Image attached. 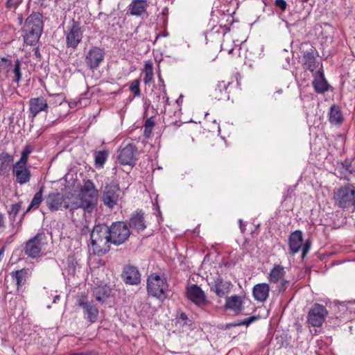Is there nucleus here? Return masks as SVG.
<instances>
[{
  "instance_id": "obj_59",
  "label": "nucleus",
  "mask_w": 355,
  "mask_h": 355,
  "mask_svg": "<svg viewBox=\"0 0 355 355\" xmlns=\"http://www.w3.org/2000/svg\"><path fill=\"white\" fill-rule=\"evenodd\" d=\"M102 0H98V4L101 3Z\"/></svg>"
},
{
  "instance_id": "obj_51",
  "label": "nucleus",
  "mask_w": 355,
  "mask_h": 355,
  "mask_svg": "<svg viewBox=\"0 0 355 355\" xmlns=\"http://www.w3.org/2000/svg\"><path fill=\"white\" fill-rule=\"evenodd\" d=\"M3 227H4V216L1 213H0V228H2Z\"/></svg>"
},
{
  "instance_id": "obj_10",
  "label": "nucleus",
  "mask_w": 355,
  "mask_h": 355,
  "mask_svg": "<svg viewBox=\"0 0 355 355\" xmlns=\"http://www.w3.org/2000/svg\"><path fill=\"white\" fill-rule=\"evenodd\" d=\"M327 314L328 311L324 306L315 303L309 311L307 321L313 327H320Z\"/></svg>"
},
{
  "instance_id": "obj_37",
  "label": "nucleus",
  "mask_w": 355,
  "mask_h": 355,
  "mask_svg": "<svg viewBox=\"0 0 355 355\" xmlns=\"http://www.w3.org/2000/svg\"><path fill=\"white\" fill-rule=\"evenodd\" d=\"M108 157V151L107 150H100L94 153V162L95 166L97 168H101L103 166L107 158Z\"/></svg>"
},
{
  "instance_id": "obj_48",
  "label": "nucleus",
  "mask_w": 355,
  "mask_h": 355,
  "mask_svg": "<svg viewBox=\"0 0 355 355\" xmlns=\"http://www.w3.org/2000/svg\"><path fill=\"white\" fill-rule=\"evenodd\" d=\"M33 150H34V147L33 146H31L30 144H26L24 146L22 151L30 155Z\"/></svg>"
},
{
  "instance_id": "obj_44",
  "label": "nucleus",
  "mask_w": 355,
  "mask_h": 355,
  "mask_svg": "<svg viewBox=\"0 0 355 355\" xmlns=\"http://www.w3.org/2000/svg\"><path fill=\"white\" fill-rule=\"evenodd\" d=\"M21 2L22 0H7L6 7L9 9H15L21 3Z\"/></svg>"
},
{
  "instance_id": "obj_2",
  "label": "nucleus",
  "mask_w": 355,
  "mask_h": 355,
  "mask_svg": "<svg viewBox=\"0 0 355 355\" xmlns=\"http://www.w3.org/2000/svg\"><path fill=\"white\" fill-rule=\"evenodd\" d=\"M98 191L91 180L84 181L80 189L79 199L82 204V209L85 212L92 213L98 203Z\"/></svg>"
},
{
  "instance_id": "obj_39",
  "label": "nucleus",
  "mask_w": 355,
  "mask_h": 355,
  "mask_svg": "<svg viewBox=\"0 0 355 355\" xmlns=\"http://www.w3.org/2000/svg\"><path fill=\"white\" fill-rule=\"evenodd\" d=\"M155 282V275H150L147 279V290L149 295L155 297V288H154Z\"/></svg>"
},
{
  "instance_id": "obj_38",
  "label": "nucleus",
  "mask_w": 355,
  "mask_h": 355,
  "mask_svg": "<svg viewBox=\"0 0 355 355\" xmlns=\"http://www.w3.org/2000/svg\"><path fill=\"white\" fill-rule=\"evenodd\" d=\"M155 124V119L154 116H151L146 121L145 124H144V136L146 139L150 138Z\"/></svg>"
},
{
  "instance_id": "obj_27",
  "label": "nucleus",
  "mask_w": 355,
  "mask_h": 355,
  "mask_svg": "<svg viewBox=\"0 0 355 355\" xmlns=\"http://www.w3.org/2000/svg\"><path fill=\"white\" fill-rule=\"evenodd\" d=\"M147 2L145 0H132L128 6V14L139 16L146 12Z\"/></svg>"
},
{
  "instance_id": "obj_6",
  "label": "nucleus",
  "mask_w": 355,
  "mask_h": 355,
  "mask_svg": "<svg viewBox=\"0 0 355 355\" xmlns=\"http://www.w3.org/2000/svg\"><path fill=\"white\" fill-rule=\"evenodd\" d=\"M108 231L112 243L116 245L123 243L130 235V227L123 222L112 223Z\"/></svg>"
},
{
  "instance_id": "obj_35",
  "label": "nucleus",
  "mask_w": 355,
  "mask_h": 355,
  "mask_svg": "<svg viewBox=\"0 0 355 355\" xmlns=\"http://www.w3.org/2000/svg\"><path fill=\"white\" fill-rule=\"evenodd\" d=\"M79 208L82 209V204L79 198H69L67 197L64 209H69L71 212L73 213L75 210Z\"/></svg>"
},
{
  "instance_id": "obj_19",
  "label": "nucleus",
  "mask_w": 355,
  "mask_h": 355,
  "mask_svg": "<svg viewBox=\"0 0 355 355\" xmlns=\"http://www.w3.org/2000/svg\"><path fill=\"white\" fill-rule=\"evenodd\" d=\"M129 227L137 230L138 232L146 229V221L144 218V212L141 209L132 213L129 220Z\"/></svg>"
},
{
  "instance_id": "obj_7",
  "label": "nucleus",
  "mask_w": 355,
  "mask_h": 355,
  "mask_svg": "<svg viewBox=\"0 0 355 355\" xmlns=\"http://www.w3.org/2000/svg\"><path fill=\"white\" fill-rule=\"evenodd\" d=\"M105 49L98 46H92L85 53V62L92 71L97 69L105 59Z\"/></svg>"
},
{
  "instance_id": "obj_40",
  "label": "nucleus",
  "mask_w": 355,
  "mask_h": 355,
  "mask_svg": "<svg viewBox=\"0 0 355 355\" xmlns=\"http://www.w3.org/2000/svg\"><path fill=\"white\" fill-rule=\"evenodd\" d=\"M21 208V202H17L12 205L10 210L8 211L9 218L11 221H15V217Z\"/></svg>"
},
{
  "instance_id": "obj_24",
  "label": "nucleus",
  "mask_w": 355,
  "mask_h": 355,
  "mask_svg": "<svg viewBox=\"0 0 355 355\" xmlns=\"http://www.w3.org/2000/svg\"><path fill=\"white\" fill-rule=\"evenodd\" d=\"M24 25L28 26L30 29H34L36 31L42 33V15L39 12L32 13L26 19Z\"/></svg>"
},
{
  "instance_id": "obj_17",
  "label": "nucleus",
  "mask_w": 355,
  "mask_h": 355,
  "mask_svg": "<svg viewBox=\"0 0 355 355\" xmlns=\"http://www.w3.org/2000/svg\"><path fill=\"white\" fill-rule=\"evenodd\" d=\"M12 174L16 183L20 185L29 182L31 178V173L28 166L14 164L12 166Z\"/></svg>"
},
{
  "instance_id": "obj_42",
  "label": "nucleus",
  "mask_w": 355,
  "mask_h": 355,
  "mask_svg": "<svg viewBox=\"0 0 355 355\" xmlns=\"http://www.w3.org/2000/svg\"><path fill=\"white\" fill-rule=\"evenodd\" d=\"M190 322L191 321L188 319L187 315L184 313H181L177 318V322L182 326L188 325Z\"/></svg>"
},
{
  "instance_id": "obj_34",
  "label": "nucleus",
  "mask_w": 355,
  "mask_h": 355,
  "mask_svg": "<svg viewBox=\"0 0 355 355\" xmlns=\"http://www.w3.org/2000/svg\"><path fill=\"white\" fill-rule=\"evenodd\" d=\"M44 191V186L42 185L39 191L35 194L33 198L31 200V204L29 205L28 207L27 208V210L25 213L28 212L32 208L38 207L41 202H42L43 198V193Z\"/></svg>"
},
{
  "instance_id": "obj_46",
  "label": "nucleus",
  "mask_w": 355,
  "mask_h": 355,
  "mask_svg": "<svg viewBox=\"0 0 355 355\" xmlns=\"http://www.w3.org/2000/svg\"><path fill=\"white\" fill-rule=\"evenodd\" d=\"M275 6L282 10H285L287 3L284 0H275Z\"/></svg>"
},
{
  "instance_id": "obj_33",
  "label": "nucleus",
  "mask_w": 355,
  "mask_h": 355,
  "mask_svg": "<svg viewBox=\"0 0 355 355\" xmlns=\"http://www.w3.org/2000/svg\"><path fill=\"white\" fill-rule=\"evenodd\" d=\"M13 159V156L6 152L0 153V171L4 173L8 171Z\"/></svg>"
},
{
  "instance_id": "obj_5",
  "label": "nucleus",
  "mask_w": 355,
  "mask_h": 355,
  "mask_svg": "<svg viewBox=\"0 0 355 355\" xmlns=\"http://www.w3.org/2000/svg\"><path fill=\"white\" fill-rule=\"evenodd\" d=\"M288 247L290 254H295L302 250V257L304 259L311 248V242L306 240L303 243L302 232L300 230H295L292 232L288 238Z\"/></svg>"
},
{
  "instance_id": "obj_29",
  "label": "nucleus",
  "mask_w": 355,
  "mask_h": 355,
  "mask_svg": "<svg viewBox=\"0 0 355 355\" xmlns=\"http://www.w3.org/2000/svg\"><path fill=\"white\" fill-rule=\"evenodd\" d=\"M157 298L163 301L167 297L168 288L165 277H161L157 275Z\"/></svg>"
},
{
  "instance_id": "obj_23",
  "label": "nucleus",
  "mask_w": 355,
  "mask_h": 355,
  "mask_svg": "<svg viewBox=\"0 0 355 355\" xmlns=\"http://www.w3.org/2000/svg\"><path fill=\"white\" fill-rule=\"evenodd\" d=\"M243 297L236 295L227 297L225 299V307L236 314L240 313L243 309Z\"/></svg>"
},
{
  "instance_id": "obj_20",
  "label": "nucleus",
  "mask_w": 355,
  "mask_h": 355,
  "mask_svg": "<svg viewBox=\"0 0 355 355\" xmlns=\"http://www.w3.org/2000/svg\"><path fill=\"white\" fill-rule=\"evenodd\" d=\"M232 286L231 282H225L220 277L218 276L214 278L211 284V291L214 292L219 297H223L230 292Z\"/></svg>"
},
{
  "instance_id": "obj_41",
  "label": "nucleus",
  "mask_w": 355,
  "mask_h": 355,
  "mask_svg": "<svg viewBox=\"0 0 355 355\" xmlns=\"http://www.w3.org/2000/svg\"><path fill=\"white\" fill-rule=\"evenodd\" d=\"M139 80H134L130 85V89L134 93L135 96H140Z\"/></svg>"
},
{
  "instance_id": "obj_12",
  "label": "nucleus",
  "mask_w": 355,
  "mask_h": 355,
  "mask_svg": "<svg viewBox=\"0 0 355 355\" xmlns=\"http://www.w3.org/2000/svg\"><path fill=\"white\" fill-rule=\"evenodd\" d=\"M78 305L83 310L84 318L90 323L97 321L98 317V309L92 302L87 300L84 295H81L78 300Z\"/></svg>"
},
{
  "instance_id": "obj_49",
  "label": "nucleus",
  "mask_w": 355,
  "mask_h": 355,
  "mask_svg": "<svg viewBox=\"0 0 355 355\" xmlns=\"http://www.w3.org/2000/svg\"><path fill=\"white\" fill-rule=\"evenodd\" d=\"M53 96L58 98V100L60 101V103H61L62 101L64 100V94H62V93L55 94H53Z\"/></svg>"
},
{
  "instance_id": "obj_57",
  "label": "nucleus",
  "mask_w": 355,
  "mask_h": 355,
  "mask_svg": "<svg viewBox=\"0 0 355 355\" xmlns=\"http://www.w3.org/2000/svg\"><path fill=\"white\" fill-rule=\"evenodd\" d=\"M158 77H159V82H160V83H163V80H162V78H161V76L159 75V76H158Z\"/></svg>"
},
{
  "instance_id": "obj_55",
  "label": "nucleus",
  "mask_w": 355,
  "mask_h": 355,
  "mask_svg": "<svg viewBox=\"0 0 355 355\" xmlns=\"http://www.w3.org/2000/svg\"><path fill=\"white\" fill-rule=\"evenodd\" d=\"M59 298H60V296H59V295H56V296H55L54 300H53V302H56V300H58Z\"/></svg>"
},
{
  "instance_id": "obj_31",
  "label": "nucleus",
  "mask_w": 355,
  "mask_h": 355,
  "mask_svg": "<svg viewBox=\"0 0 355 355\" xmlns=\"http://www.w3.org/2000/svg\"><path fill=\"white\" fill-rule=\"evenodd\" d=\"M111 290L106 286H98L94 290V295L95 299L100 302H104L110 297Z\"/></svg>"
},
{
  "instance_id": "obj_14",
  "label": "nucleus",
  "mask_w": 355,
  "mask_h": 355,
  "mask_svg": "<svg viewBox=\"0 0 355 355\" xmlns=\"http://www.w3.org/2000/svg\"><path fill=\"white\" fill-rule=\"evenodd\" d=\"M318 56V52L315 47L310 46L307 49L302 50V64L305 69L313 72L320 66L321 63L317 60Z\"/></svg>"
},
{
  "instance_id": "obj_45",
  "label": "nucleus",
  "mask_w": 355,
  "mask_h": 355,
  "mask_svg": "<svg viewBox=\"0 0 355 355\" xmlns=\"http://www.w3.org/2000/svg\"><path fill=\"white\" fill-rule=\"evenodd\" d=\"M280 283V285L279 286V292H284L289 284V281L284 279V277L279 282Z\"/></svg>"
},
{
  "instance_id": "obj_1",
  "label": "nucleus",
  "mask_w": 355,
  "mask_h": 355,
  "mask_svg": "<svg viewBox=\"0 0 355 355\" xmlns=\"http://www.w3.org/2000/svg\"><path fill=\"white\" fill-rule=\"evenodd\" d=\"M90 240L89 248L94 254L102 256L110 251L112 241L107 225H95L90 233Z\"/></svg>"
},
{
  "instance_id": "obj_22",
  "label": "nucleus",
  "mask_w": 355,
  "mask_h": 355,
  "mask_svg": "<svg viewBox=\"0 0 355 355\" xmlns=\"http://www.w3.org/2000/svg\"><path fill=\"white\" fill-rule=\"evenodd\" d=\"M270 286L266 283L257 284L252 288V295L255 300L264 302L269 296Z\"/></svg>"
},
{
  "instance_id": "obj_43",
  "label": "nucleus",
  "mask_w": 355,
  "mask_h": 355,
  "mask_svg": "<svg viewBox=\"0 0 355 355\" xmlns=\"http://www.w3.org/2000/svg\"><path fill=\"white\" fill-rule=\"evenodd\" d=\"M28 157L29 154L22 151L20 159L15 164L27 166Z\"/></svg>"
},
{
  "instance_id": "obj_15",
  "label": "nucleus",
  "mask_w": 355,
  "mask_h": 355,
  "mask_svg": "<svg viewBox=\"0 0 355 355\" xmlns=\"http://www.w3.org/2000/svg\"><path fill=\"white\" fill-rule=\"evenodd\" d=\"M67 197L58 191L50 192L46 196L45 203L51 211H55L62 208L64 209V204Z\"/></svg>"
},
{
  "instance_id": "obj_54",
  "label": "nucleus",
  "mask_w": 355,
  "mask_h": 355,
  "mask_svg": "<svg viewBox=\"0 0 355 355\" xmlns=\"http://www.w3.org/2000/svg\"><path fill=\"white\" fill-rule=\"evenodd\" d=\"M166 35H168V33H165L164 35L157 34L156 38L157 40L160 36L166 37Z\"/></svg>"
},
{
  "instance_id": "obj_32",
  "label": "nucleus",
  "mask_w": 355,
  "mask_h": 355,
  "mask_svg": "<svg viewBox=\"0 0 355 355\" xmlns=\"http://www.w3.org/2000/svg\"><path fill=\"white\" fill-rule=\"evenodd\" d=\"M230 85V83L224 81L219 82L214 89L211 96L218 100H220L227 96V89Z\"/></svg>"
},
{
  "instance_id": "obj_30",
  "label": "nucleus",
  "mask_w": 355,
  "mask_h": 355,
  "mask_svg": "<svg viewBox=\"0 0 355 355\" xmlns=\"http://www.w3.org/2000/svg\"><path fill=\"white\" fill-rule=\"evenodd\" d=\"M329 120L331 124L340 125L343 123L344 118L340 107L336 104L331 106L329 112Z\"/></svg>"
},
{
  "instance_id": "obj_56",
  "label": "nucleus",
  "mask_w": 355,
  "mask_h": 355,
  "mask_svg": "<svg viewBox=\"0 0 355 355\" xmlns=\"http://www.w3.org/2000/svg\"><path fill=\"white\" fill-rule=\"evenodd\" d=\"M282 93V89H279L276 92V94H281Z\"/></svg>"
},
{
  "instance_id": "obj_13",
  "label": "nucleus",
  "mask_w": 355,
  "mask_h": 355,
  "mask_svg": "<svg viewBox=\"0 0 355 355\" xmlns=\"http://www.w3.org/2000/svg\"><path fill=\"white\" fill-rule=\"evenodd\" d=\"M187 297L200 308H204L208 304L205 292L196 284H190L187 287Z\"/></svg>"
},
{
  "instance_id": "obj_18",
  "label": "nucleus",
  "mask_w": 355,
  "mask_h": 355,
  "mask_svg": "<svg viewBox=\"0 0 355 355\" xmlns=\"http://www.w3.org/2000/svg\"><path fill=\"white\" fill-rule=\"evenodd\" d=\"M121 277L126 284L137 285L140 283V273L135 266L131 265L125 266Z\"/></svg>"
},
{
  "instance_id": "obj_50",
  "label": "nucleus",
  "mask_w": 355,
  "mask_h": 355,
  "mask_svg": "<svg viewBox=\"0 0 355 355\" xmlns=\"http://www.w3.org/2000/svg\"><path fill=\"white\" fill-rule=\"evenodd\" d=\"M254 319H255V318H254V317H250V318H246V319L243 321V324H245V325H249V324H250L252 321H254Z\"/></svg>"
},
{
  "instance_id": "obj_36",
  "label": "nucleus",
  "mask_w": 355,
  "mask_h": 355,
  "mask_svg": "<svg viewBox=\"0 0 355 355\" xmlns=\"http://www.w3.org/2000/svg\"><path fill=\"white\" fill-rule=\"evenodd\" d=\"M144 74V82L145 84L149 83L153 80V64L151 61H147L145 63L143 71Z\"/></svg>"
},
{
  "instance_id": "obj_9",
  "label": "nucleus",
  "mask_w": 355,
  "mask_h": 355,
  "mask_svg": "<svg viewBox=\"0 0 355 355\" xmlns=\"http://www.w3.org/2000/svg\"><path fill=\"white\" fill-rule=\"evenodd\" d=\"M117 156L118 161L121 165L133 166L137 160L138 149L135 145L128 144L125 146H121Z\"/></svg>"
},
{
  "instance_id": "obj_53",
  "label": "nucleus",
  "mask_w": 355,
  "mask_h": 355,
  "mask_svg": "<svg viewBox=\"0 0 355 355\" xmlns=\"http://www.w3.org/2000/svg\"><path fill=\"white\" fill-rule=\"evenodd\" d=\"M180 102H181V103L182 102V95H180V96L179 97V98H178V99H177V101H176V103H177L178 104H179Z\"/></svg>"
},
{
  "instance_id": "obj_16",
  "label": "nucleus",
  "mask_w": 355,
  "mask_h": 355,
  "mask_svg": "<svg viewBox=\"0 0 355 355\" xmlns=\"http://www.w3.org/2000/svg\"><path fill=\"white\" fill-rule=\"evenodd\" d=\"M49 105L44 97L31 98L29 100V116L33 119L41 112H46Z\"/></svg>"
},
{
  "instance_id": "obj_3",
  "label": "nucleus",
  "mask_w": 355,
  "mask_h": 355,
  "mask_svg": "<svg viewBox=\"0 0 355 355\" xmlns=\"http://www.w3.org/2000/svg\"><path fill=\"white\" fill-rule=\"evenodd\" d=\"M47 244L48 238L46 234L40 232L25 243L23 252L31 259H38L45 254L44 250Z\"/></svg>"
},
{
  "instance_id": "obj_47",
  "label": "nucleus",
  "mask_w": 355,
  "mask_h": 355,
  "mask_svg": "<svg viewBox=\"0 0 355 355\" xmlns=\"http://www.w3.org/2000/svg\"><path fill=\"white\" fill-rule=\"evenodd\" d=\"M161 100V103L163 105H165L168 100V98L166 96V92L164 88L162 89V93L159 95V101H160Z\"/></svg>"
},
{
  "instance_id": "obj_25",
  "label": "nucleus",
  "mask_w": 355,
  "mask_h": 355,
  "mask_svg": "<svg viewBox=\"0 0 355 355\" xmlns=\"http://www.w3.org/2000/svg\"><path fill=\"white\" fill-rule=\"evenodd\" d=\"M31 272L29 268H24L10 272V276L15 280L17 289L24 286L31 275Z\"/></svg>"
},
{
  "instance_id": "obj_28",
  "label": "nucleus",
  "mask_w": 355,
  "mask_h": 355,
  "mask_svg": "<svg viewBox=\"0 0 355 355\" xmlns=\"http://www.w3.org/2000/svg\"><path fill=\"white\" fill-rule=\"evenodd\" d=\"M23 31L24 33V42L28 45L35 44L42 35L41 32L36 31L34 29H30V28L26 25H24L23 28Z\"/></svg>"
},
{
  "instance_id": "obj_21",
  "label": "nucleus",
  "mask_w": 355,
  "mask_h": 355,
  "mask_svg": "<svg viewBox=\"0 0 355 355\" xmlns=\"http://www.w3.org/2000/svg\"><path fill=\"white\" fill-rule=\"evenodd\" d=\"M313 86L317 93L322 94L328 91L329 85L321 68L314 75Z\"/></svg>"
},
{
  "instance_id": "obj_4",
  "label": "nucleus",
  "mask_w": 355,
  "mask_h": 355,
  "mask_svg": "<svg viewBox=\"0 0 355 355\" xmlns=\"http://www.w3.org/2000/svg\"><path fill=\"white\" fill-rule=\"evenodd\" d=\"M355 197V186L347 184L334 191V199L336 204L343 209L349 207Z\"/></svg>"
},
{
  "instance_id": "obj_52",
  "label": "nucleus",
  "mask_w": 355,
  "mask_h": 355,
  "mask_svg": "<svg viewBox=\"0 0 355 355\" xmlns=\"http://www.w3.org/2000/svg\"><path fill=\"white\" fill-rule=\"evenodd\" d=\"M34 55L37 58H40L41 57V54H40V50H39L38 47H37V48H35L34 49Z\"/></svg>"
},
{
  "instance_id": "obj_26",
  "label": "nucleus",
  "mask_w": 355,
  "mask_h": 355,
  "mask_svg": "<svg viewBox=\"0 0 355 355\" xmlns=\"http://www.w3.org/2000/svg\"><path fill=\"white\" fill-rule=\"evenodd\" d=\"M285 275V268L280 264L275 263L268 274V279L272 284H277L284 277Z\"/></svg>"
},
{
  "instance_id": "obj_58",
  "label": "nucleus",
  "mask_w": 355,
  "mask_h": 355,
  "mask_svg": "<svg viewBox=\"0 0 355 355\" xmlns=\"http://www.w3.org/2000/svg\"><path fill=\"white\" fill-rule=\"evenodd\" d=\"M157 215L160 213L158 207H157V211H156Z\"/></svg>"
},
{
  "instance_id": "obj_11",
  "label": "nucleus",
  "mask_w": 355,
  "mask_h": 355,
  "mask_svg": "<svg viewBox=\"0 0 355 355\" xmlns=\"http://www.w3.org/2000/svg\"><path fill=\"white\" fill-rule=\"evenodd\" d=\"M120 187L117 184L111 183L105 187L103 192L102 200L103 204L113 209L118 204L119 199Z\"/></svg>"
},
{
  "instance_id": "obj_8",
  "label": "nucleus",
  "mask_w": 355,
  "mask_h": 355,
  "mask_svg": "<svg viewBox=\"0 0 355 355\" xmlns=\"http://www.w3.org/2000/svg\"><path fill=\"white\" fill-rule=\"evenodd\" d=\"M83 37V31L78 21L72 20L71 27L65 32L66 47L76 49L81 42Z\"/></svg>"
}]
</instances>
